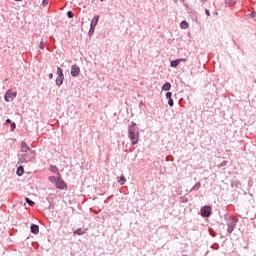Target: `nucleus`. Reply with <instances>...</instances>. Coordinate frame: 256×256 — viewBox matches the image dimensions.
<instances>
[{"instance_id":"nucleus-1","label":"nucleus","mask_w":256,"mask_h":256,"mask_svg":"<svg viewBox=\"0 0 256 256\" xmlns=\"http://www.w3.org/2000/svg\"><path fill=\"white\" fill-rule=\"evenodd\" d=\"M128 137L132 145H137V143H139V127H137V123L131 122L128 126Z\"/></svg>"},{"instance_id":"nucleus-2","label":"nucleus","mask_w":256,"mask_h":256,"mask_svg":"<svg viewBox=\"0 0 256 256\" xmlns=\"http://www.w3.org/2000/svg\"><path fill=\"white\" fill-rule=\"evenodd\" d=\"M33 159H35V155L33 154V151L24 152L19 157L20 163H29V161H33Z\"/></svg>"},{"instance_id":"nucleus-3","label":"nucleus","mask_w":256,"mask_h":256,"mask_svg":"<svg viewBox=\"0 0 256 256\" xmlns=\"http://www.w3.org/2000/svg\"><path fill=\"white\" fill-rule=\"evenodd\" d=\"M237 221H239V219H237V217H233L231 221L227 223V233H233V231H235V227H237Z\"/></svg>"},{"instance_id":"nucleus-4","label":"nucleus","mask_w":256,"mask_h":256,"mask_svg":"<svg viewBox=\"0 0 256 256\" xmlns=\"http://www.w3.org/2000/svg\"><path fill=\"white\" fill-rule=\"evenodd\" d=\"M15 97H17V92H11V90H7L4 95V101H6V103H9L10 101H13Z\"/></svg>"},{"instance_id":"nucleus-5","label":"nucleus","mask_w":256,"mask_h":256,"mask_svg":"<svg viewBox=\"0 0 256 256\" xmlns=\"http://www.w3.org/2000/svg\"><path fill=\"white\" fill-rule=\"evenodd\" d=\"M202 217H211V206H204L200 210Z\"/></svg>"},{"instance_id":"nucleus-6","label":"nucleus","mask_w":256,"mask_h":256,"mask_svg":"<svg viewBox=\"0 0 256 256\" xmlns=\"http://www.w3.org/2000/svg\"><path fill=\"white\" fill-rule=\"evenodd\" d=\"M79 73H81V68H79V66H77V64H73L71 66V76L79 77Z\"/></svg>"},{"instance_id":"nucleus-7","label":"nucleus","mask_w":256,"mask_h":256,"mask_svg":"<svg viewBox=\"0 0 256 256\" xmlns=\"http://www.w3.org/2000/svg\"><path fill=\"white\" fill-rule=\"evenodd\" d=\"M56 189H67V183L61 179V175L59 176L58 181L56 182Z\"/></svg>"},{"instance_id":"nucleus-8","label":"nucleus","mask_w":256,"mask_h":256,"mask_svg":"<svg viewBox=\"0 0 256 256\" xmlns=\"http://www.w3.org/2000/svg\"><path fill=\"white\" fill-rule=\"evenodd\" d=\"M20 149L21 153H31V147L27 145V142H21Z\"/></svg>"},{"instance_id":"nucleus-9","label":"nucleus","mask_w":256,"mask_h":256,"mask_svg":"<svg viewBox=\"0 0 256 256\" xmlns=\"http://www.w3.org/2000/svg\"><path fill=\"white\" fill-rule=\"evenodd\" d=\"M98 23H99V15H96L93 17L90 27H93L95 29Z\"/></svg>"},{"instance_id":"nucleus-10","label":"nucleus","mask_w":256,"mask_h":256,"mask_svg":"<svg viewBox=\"0 0 256 256\" xmlns=\"http://www.w3.org/2000/svg\"><path fill=\"white\" fill-rule=\"evenodd\" d=\"M64 80H65V76H58L55 81L57 87H61L63 85Z\"/></svg>"},{"instance_id":"nucleus-11","label":"nucleus","mask_w":256,"mask_h":256,"mask_svg":"<svg viewBox=\"0 0 256 256\" xmlns=\"http://www.w3.org/2000/svg\"><path fill=\"white\" fill-rule=\"evenodd\" d=\"M30 229H31V233H33L34 235H38V233H39V225L32 224Z\"/></svg>"},{"instance_id":"nucleus-12","label":"nucleus","mask_w":256,"mask_h":256,"mask_svg":"<svg viewBox=\"0 0 256 256\" xmlns=\"http://www.w3.org/2000/svg\"><path fill=\"white\" fill-rule=\"evenodd\" d=\"M49 171H51V173H57L58 176L61 175V174H59V168H57V166H55V165H50Z\"/></svg>"},{"instance_id":"nucleus-13","label":"nucleus","mask_w":256,"mask_h":256,"mask_svg":"<svg viewBox=\"0 0 256 256\" xmlns=\"http://www.w3.org/2000/svg\"><path fill=\"white\" fill-rule=\"evenodd\" d=\"M170 90H171V83L170 82L164 83L162 86V91H170Z\"/></svg>"},{"instance_id":"nucleus-14","label":"nucleus","mask_w":256,"mask_h":256,"mask_svg":"<svg viewBox=\"0 0 256 256\" xmlns=\"http://www.w3.org/2000/svg\"><path fill=\"white\" fill-rule=\"evenodd\" d=\"M23 173H25V168H23V166H19L17 168L16 175H18V177H21V175H23Z\"/></svg>"},{"instance_id":"nucleus-15","label":"nucleus","mask_w":256,"mask_h":256,"mask_svg":"<svg viewBox=\"0 0 256 256\" xmlns=\"http://www.w3.org/2000/svg\"><path fill=\"white\" fill-rule=\"evenodd\" d=\"M237 3V0H225L226 7H233Z\"/></svg>"},{"instance_id":"nucleus-16","label":"nucleus","mask_w":256,"mask_h":256,"mask_svg":"<svg viewBox=\"0 0 256 256\" xmlns=\"http://www.w3.org/2000/svg\"><path fill=\"white\" fill-rule=\"evenodd\" d=\"M180 60L179 59H176V60H172L170 62V67H179V64H180Z\"/></svg>"},{"instance_id":"nucleus-17","label":"nucleus","mask_w":256,"mask_h":256,"mask_svg":"<svg viewBox=\"0 0 256 256\" xmlns=\"http://www.w3.org/2000/svg\"><path fill=\"white\" fill-rule=\"evenodd\" d=\"M48 180L50 181V183H55V185H57V181H59V176H50Z\"/></svg>"},{"instance_id":"nucleus-18","label":"nucleus","mask_w":256,"mask_h":256,"mask_svg":"<svg viewBox=\"0 0 256 256\" xmlns=\"http://www.w3.org/2000/svg\"><path fill=\"white\" fill-rule=\"evenodd\" d=\"M199 189H201V183L200 182H197L190 190V192H193V191H199Z\"/></svg>"},{"instance_id":"nucleus-19","label":"nucleus","mask_w":256,"mask_h":256,"mask_svg":"<svg viewBox=\"0 0 256 256\" xmlns=\"http://www.w3.org/2000/svg\"><path fill=\"white\" fill-rule=\"evenodd\" d=\"M180 28H181V29H189V23H187V21L183 20V21L180 23Z\"/></svg>"},{"instance_id":"nucleus-20","label":"nucleus","mask_w":256,"mask_h":256,"mask_svg":"<svg viewBox=\"0 0 256 256\" xmlns=\"http://www.w3.org/2000/svg\"><path fill=\"white\" fill-rule=\"evenodd\" d=\"M74 235H85V230L78 228L74 231Z\"/></svg>"},{"instance_id":"nucleus-21","label":"nucleus","mask_w":256,"mask_h":256,"mask_svg":"<svg viewBox=\"0 0 256 256\" xmlns=\"http://www.w3.org/2000/svg\"><path fill=\"white\" fill-rule=\"evenodd\" d=\"M232 187H236V189H241V182L240 181L232 182Z\"/></svg>"},{"instance_id":"nucleus-22","label":"nucleus","mask_w":256,"mask_h":256,"mask_svg":"<svg viewBox=\"0 0 256 256\" xmlns=\"http://www.w3.org/2000/svg\"><path fill=\"white\" fill-rule=\"evenodd\" d=\"M45 43H47V41L42 38L39 44V49H45Z\"/></svg>"},{"instance_id":"nucleus-23","label":"nucleus","mask_w":256,"mask_h":256,"mask_svg":"<svg viewBox=\"0 0 256 256\" xmlns=\"http://www.w3.org/2000/svg\"><path fill=\"white\" fill-rule=\"evenodd\" d=\"M57 75L58 77H65V75L63 74V69H61V67L57 68Z\"/></svg>"},{"instance_id":"nucleus-24","label":"nucleus","mask_w":256,"mask_h":256,"mask_svg":"<svg viewBox=\"0 0 256 256\" xmlns=\"http://www.w3.org/2000/svg\"><path fill=\"white\" fill-rule=\"evenodd\" d=\"M26 203H28V205H30V207H33V205H35V202L31 199H29L28 197L25 198Z\"/></svg>"},{"instance_id":"nucleus-25","label":"nucleus","mask_w":256,"mask_h":256,"mask_svg":"<svg viewBox=\"0 0 256 256\" xmlns=\"http://www.w3.org/2000/svg\"><path fill=\"white\" fill-rule=\"evenodd\" d=\"M180 203H189V198L185 196L180 197Z\"/></svg>"},{"instance_id":"nucleus-26","label":"nucleus","mask_w":256,"mask_h":256,"mask_svg":"<svg viewBox=\"0 0 256 256\" xmlns=\"http://www.w3.org/2000/svg\"><path fill=\"white\" fill-rule=\"evenodd\" d=\"M126 181L127 180L125 179V177L121 176L120 179L118 180V183H120L121 185H125Z\"/></svg>"},{"instance_id":"nucleus-27","label":"nucleus","mask_w":256,"mask_h":256,"mask_svg":"<svg viewBox=\"0 0 256 256\" xmlns=\"http://www.w3.org/2000/svg\"><path fill=\"white\" fill-rule=\"evenodd\" d=\"M67 17H68V19H73V17H75V14H73V11H68Z\"/></svg>"},{"instance_id":"nucleus-28","label":"nucleus","mask_w":256,"mask_h":256,"mask_svg":"<svg viewBox=\"0 0 256 256\" xmlns=\"http://www.w3.org/2000/svg\"><path fill=\"white\" fill-rule=\"evenodd\" d=\"M93 33H95V28L90 26V29H89V32H88L89 37H92Z\"/></svg>"},{"instance_id":"nucleus-29","label":"nucleus","mask_w":256,"mask_h":256,"mask_svg":"<svg viewBox=\"0 0 256 256\" xmlns=\"http://www.w3.org/2000/svg\"><path fill=\"white\" fill-rule=\"evenodd\" d=\"M168 105L169 107H173V105H175V103L173 102V98H168Z\"/></svg>"},{"instance_id":"nucleus-30","label":"nucleus","mask_w":256,"mask_h":256,"mask_svg":"<svg viewBox=\"0 0 256 256\" xmlns=\"http://www.w3.org/2000/svg\"><path fill=\"white\" fill-rule=\"evenodd\" d=\"M248 17H249V19H255V17H256V12L253 11L252 13H250V14L248 15Z\"/></svg>"},{"instance_id":"nucleus-31","label":"nucleus","mask_w":256,"mask_h":256,"mask_svg":"<svg viewBox=\"0 0 256 256\" xmlns=\"http://www.w3.org/2000/svg\"><path fill=\"white\" fill-rule=\"evenodd\" d=\"M227 160H224L218 167H219V169H221V167H226V165H227Z\"/></svg>"},{"instance_id":"nucleus-32","label":"nucleus","mask_w":256,"mask_h":256,"mask_svg":"<svg viewBox=\"0 0 256 256\" xmlns=\"http://www.w3.org/2000/svg\"><path fill=\"white\" fill-rule=\"evenodd\" d=\"M172 97H173V93L171 92L166 93V99H172Z\"/></svg>"},{"instance_id":"nucleus-33","label":"nucleus","mask_w":256,"mask_h":256,"mask_svg":"<svg viewBox=\"0 0 256 256\" xmlns=\"http://www.w3.org/2000/svg\"><path fill=\"white\" fill-rule=\"evenodd\" d=\"M43 7H46V5H49V0H42Z\"/></svg>"},{"instance_id":"nucleus-34","label":"nucleus","mask_w":256,"mask_h":256,"mask_svg":"<svg viewBox=\"0 0 256 256\" xmlns=\"http://www.w3.org/2000/svg\"><path fill=\"white\" fill-rule=\"evenodd\" d=\"M16 127H17V124H15V122H13L11 124V131H15Z\"/></svg>"},{"instance_id":"nucleus-35","label":"nucleus","mask_w":256,"mask_h":256,"mask_svg":"<svg viewBox=\"0 0 256 256\" xmlns=\"http://www.w3.org/2000/svg\"><path fill=\"white\" fill-rule=\"evenodd\" d=\"M178 61H180V63H185L187 60L185 58H178Z\"/></svg>"},{"instance_id":"nucleus-36","label":"nucleus","mask_w":256,"mask_h":256,"mask_svg":"<svg viewBox=\"0 0 256 256\" xmlns=\"http://www.w3.org/2000/svg\"><path fill=\"white\" fill-rule=\"evenodd\" d=\"M205 13H206L207 17H211V12H209V10L206 9Z\"/></svg>"},{"instance_id":"nucleus-37","label":"nucleus","mask_w":256,"mask_h":256,"mask_svg":"<svg viewBox=\"0 0 256 256\" xmlns=\"http://www.w3.org/2000/svg\"><path fill=\"white\" fill-rule=\"evenodd\" d=\"M48 78H49V79H53V73H50V74L48 75Z\"/></svg>"},{"instance_id":"nucleus-38","label":"nucleus","mask_w":256,"mask_h":256,"mask_svg":"<svg viewBox=\"0 0 256 256\" xmlns=\"http://www.w3.org/2000/svg\"><path fill=\"white\" fill-rule=\"evenodd\" d=\"M200 3H207V0H199Z\"/></svg>"},{"instance_id":"nucleus-39","label":"nucleus","mask_w":256,"mask_h":256,"mask_svg":"<svg viewBox=\"0 0 256 256\" xmlns=\"http://www.w3.org/2000/svg\"><path fill=\"white\" fill-rule=\"evenodd\" d=\"M6 123H11V119H6Z\"/></svg>"},{"instance_id":"nucleus-40","label":"nucleus","mask_w":256,"mask_h":256,"mask_svg":"<svg viewBox=\"0 0 256 256\" xmlns=\"http://www.w3.org/2000/svg\"><path fill=\"white\" fill-rule=\"evenodd\" d=\"M173 1H174V3H176V4H177L179 0H173Z\"/></svg>"},{"instance_id":"nucleus-41","label":"nucleus","mask_w":256,"mask_h":256,"mask_svg":"<svg viewBox=\"0 0 256 256\" xmlns=\"http://www.w3.org/2000/svg\"><path fill=\"white\" fill-rule=\"evenodd\" d=\"M14 1H23V0H14Z\"/></svg>"},{"instance_id":"nucleus-42","label":"nucleus","mask_w":256,"mask_h":256,"mask_svg":"<svg viewBox=\"0 0 256 256\" xmlns=\"http://www.w3.org/2000/svg\"><path fill=\"white\" fill-rule=\"evenodd\" d=\"M140 105H143V102H141Z\"/></svg>"},{"instance_id":"nucleus-43","label":"nucleus","mask_w":256,"mask_h":256,"mask_svg":"<svg viewBox=\"0 0 256 256\" xmlns=\"http://www.w3.org/2000/svg\"><path fill=\"white\" fill-rule=\"evenodd\" d=\"M100 1H104V0H100Z\"/></svg>"}]
</instances>
